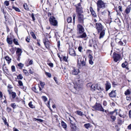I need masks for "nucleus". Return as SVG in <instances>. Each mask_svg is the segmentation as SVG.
Listing matches in <instances>:
<instances>
[{"label": "nucleus", "mask_w": 131, "mask_h": 131, "mask_svg": "<svg viewBox=\"0 0 131 131\" xmlns=\"http://www.w3.org/2000/svg\"><path fill=\"white\" fill-rule=\"evenodd\" d=\"M97 7V10L98 12L100 10V8H104L106 7V3H104L102 1L98 0L96 3Z\"/></svg>", "instance_id": "nucleus-1"}, {"label": "nucleus", "mask_w": 131, "mask_h": 131, "mask_svg": "<svg viewBox=\"0 0 131 131\" xmlns=\"http://www.w3.org/2000/svg\"><path fill=\"white\" fill-rule=\"evenodd\" d=\"M75 6L77 15L82 14V13H83V12L80 3H79L75 5Z\"/></svg>", "instance_id": "nucleus-2"}, {"label": "nucleus", "mask_w": 131, "mask_h": 131, "mask_svg": "<svg viewBox=\"0 0 131 131\" xmlns=\"http://www.w3.org/2000/svg\"><path fill=\"white\" fill-rule=\"evenodd\" d=\"M49 21L51 24L54 26H57L58 22L56 18L53 16H50L49 18Z\"/></svg>", "instance_id": "nucleus-3"}, {"label": "nucleus", "mask_w": 131, "mask_h": 131, "mask_svg": "<svg viewBox=\"0 0 131 131\" xmlns=\"http://www.w3.org/2000/svg\"><path fill=\"white\" fill-rule=\"evenodd\" d=\"M80 72V70L79 69L73 67L70 70V73L73 75H77Z\"/></svg>", "instance_id": "nucleus-4"}, {"label": "nucleus", "mask_w": 131, "mask_h": 131, "mask_svg": "<svg viewBox=\"0 0 131 131\" xmlns=\"http://www.w3.org/2000/svg\"><path fill=\"white\" fill-rule=\"evenodd\" d=\"M22 52V49L20 48H17L16 52V53L18 57L17 59L18 60H19L20 59V57L21 55V54Z\"/></svg>", "instance_id": "nucleus-5"}, {"label": "nucleus", "mask_w": 131, "mask_h": 131, "mask_svg": "<svg viewBox=\"0 0 131 131\" xmlns=\"http://www.w3.org/2000/svg\"><path fill=\"white\" fill-rule=\"evenodd\" d=\"M77 16L78 22L81 23H83L84 19L83 15L82 14H78L77 15Z\"/></svg>", "instance_id": "nucleus-6"}, {"label": "nucleus", "mask_w": 131, "mask_h": 131, "mask_svg": "<svg viewBox=\"0 0 131 131\" xmlns=\"http://www.w3.org/2000/svg\"><path fill=\"white\" fill-rule=\"evenodd\" d=\"M113 57L114 61L117 62L120 60L121 57L119 54L114 53L113 55Z\"/></svg>", "instance_id": "nucleus-7"}, {"label": "nucleus", "mask_w": 131, "mask_h": 131, "mask_svg": "<svg viewBox=\"0 0 131 131\" xmlns=\"http://www.w3.org/2000/svg\"><path fill=\"white\" fill-rule=\"evenodd\" d=\"M95 27L96 29L97 30L98 33L101 32L103 29L102 25L100 23H96Z\"/></svg>", "instance_id": "nucleus-8"}, {"label": "nucleus", "mask_w": 131, "mask_h": 131, "mask_svg": "<svg viewBox=\"0 0 131 131\" xmlns=\"http://www.w3.org/2000/svg\"><path fill=\"white\" fill-rule=\"evenodd\" d=\"M85 62L84 60L81 61V60H80L79 61V60H78L77 65L79 68H81L82 67L85 66Z\"/></svg>", "instance_id": "nucleus-9"}, {"label": "nucleus", "mask_w": 131, "mask_h": 131, "mask_svg": "<svg viewBox=\"0 0 131 131\" xmlns=\"http://www.w3.org/2000/svg\"><path fill=\"white\" fill-rule=\"evenodd\" d=\"M81 81L80 80H78V81H77L75 83V85L74 86V88H76V89L77 90V88L79 89L81 88L82 86V84L81 83Z\"/></svg>", "instance_id": "nucleus-10"}, {"label": "nucleus", "mask_w": 131, "mask_h": 131, "mask_svg": "<svg viewBox=\"0 0 131 131\" xmlns=\"http://www.w3.org/2000/svg\"><path fill=\"white\" fill-rule=\"evenodd\" d=\"M77 28L79 30V32L80 34H81L84 32V29L83 26L80 24L77 25Z\"/></svg>", "instance_id": "nucleus-11"}, {"label": "nucleus", "mask_w": 131, "mask_h": 131, "mask_svg": "<svg viewBox=\"0 0 131 131\" xmlns=\"http://www.w3.org/2000/svg\"><path fill=\"white\" fill-rule=\"evenodd\" d=\"M95 109L96 110L104 112V109L102 107L101 105L100 104H97L95 106Z\"/></svg>", "instance_id": "nucleus-12"}, {"label": "nucleus", "mask_w": 131, "mask_h": 131, "mask_svg": "<svg viewBox=\"0 0 131 131\" xmlns=\"http://www.w3.org/2000/svg\"><path fill=\"white\" fill-rule=\"evenodd\" d=\"M69 53L72 56L74 57L76 55V54L74 49L73 48H70L69 49Z\"/></svg>", "instance_id": "nucleus-13"}, {"label": "nucleus", "mask_w": 131, "mask_h": 131, "mask_svg": "<svg viewBox=\"0 0 131 131\" xmlns=\"http://www.w3.org/2000/svg\"><path fill=\"white\" fill-rule=\"evenodd\" d=\"M32 90L36 93H38L41 90V88L39 85L37 87L35 86L32 88Z\"/></svg>", "instance_id": "nucleus-14"}, {"label": "nucleus", "mask_w": 131, "mask_h": 131, "mask_svg": "<svg viewBox=\"0 0 131 131\" xmlns=\"http://www.w3.org/2000/svg\"><path fill=\"white\" fill-rule=\"evenodd\" d=\"M69 119L70 121V122L71 125L75 124L76 120L72 116H70V117H69Z\"/></svg>", "instance_id": "nucleus-15"}, {"label": "nucleus", "mask_w": 131, "mask_h": 131, "mask_svg": "<svg viewBox=\"0 0 131 131\" xmlns=\"http://www.w3.org/2000/svg\"><path fill=\"white\" fill-rule=\"evenodd\" d=\"M116 91H112L110 93L109 96L111 97H114L116 96Z\"/></svg>", "instance_id": "nucleus-16"}, {"label": "nucleus", "mask_w": 131, "mask_h": 131, "mask_svg": "<svg viewBox=\"0 0 131 131\" xmlns=\"http://www.w3.org/2000/svg\"><path fill=\"white\" fill-rule=\"evenodd\" d=\"M131 89H129L126 90L124 94L126 96H129L131 94Z\"/></svg>", "instance_id": "nucleus-17"}, {"label": "nucleus", "mask_w": 131, "mask_h": 131, "mask_svg": "<svg viewBox=\"0 0 131 131\" xmlns=\"http://www.w3.org/2000/svg\"><path fill=\"white\" fill-rule=\"evenodd\" d=\"M43 42L44 45L47 48H48L49 47V42L48 41L47 39L43 40Z\"/></svg>", "instance_id": "nucleus-18"}, {"label": "nucleus", "mask_w": 131, "mask_h": 131, "mask_svg": "<svg viewBox=\"0 0 131 131\" xmlns=\"http://www.w3.org/2000/svg\"><path fill=\"white\" fill-rule=\"evenodd\" d=\"M105 85L106 90V91H107L111 88V84L109 82L107 81Z\"/></svg>", "instance_id": "nucleus-19"}, {"label": "nucleus", "mask_w": 131, "mask_h": 131, "mask_svg": "<svg viewBox=\"0 0 131 131\" xmlns=\"http://www.w3.org/2000/svg\"><path fill=\"white\" fill-rule=\"evenodd\" d=\"M131 10V6L130 5L128 6L125 10V12L126 14H129Z\"/></svg>", "instance_id": "nucleus-20"}, {"label": "nucleus", "mask_w": 131, "mask_h": 131, "mask_svg": "<svg viewBox=\"0 0 131 131\" xmlns=\"http://www.w3.org/2000/svg\"><path fill=\"white\" fill-rule=\"evenodd\" d=\"M82 34V35L80 34V35H79L78 37V38H81L85 39L86 37V34L85 32H83Z\"/></svg>", "instance_id": "nucleus-21"}, {"label": "nucleus", "mask_w": 131, "mask_h": 131, "mask_svg": "<svg viewBox=\"0 0 131 131\" xmlns=\"http://www.w3.org/2000/svg\"><path fill=\"white\" fill-rule=\"evenodd\" d=\"M6 41L7 43L9 45L12 44L13 43L12 38H9L8 36H7V38Z\"/></svg>", "instance_id": "nucleus-22"}, {"label": "nucleus", "mask_w": 131, "mask_h": 131, "mask_svg": "<svg viewBox=\"0 0 131 131\" xmlns=\"http://www.w3.org/2000/svg\"><path fill=\"white\" fill-rule=\"evenodd\" d=\"M90 9L93 16L94 17H96V14L95 13L94 11L93 10L92 8L90 7Z\"/></svg>", "instance_id": "nucleus-23"}, {"label": "nucleus", "mask_w": 131, "mask_h": 131, "mask_svg": "<svg viewBox=\"0 0 131 131\" xmlns=\"http://www.w3.org/2000/svg\"><path fill=\"white\" fill-rule=\"evenodd\" d=\"M105 34V31L104 30H102L100 34L99 38L101 39L103 37Z\"/></svg>", "instance_id": "nucleus-24"}, {"label": "nucleus", "mask_w": 131, "mask_h": 131, "mask_svg": "<svg viewBox=\"0 0 131 131\" xmlns=\"http://www.w3.org/2000/svg\"><path fill=\"white\" fill-rule=\"evenodd\" d=\"M126 43V40H123V41H121L119 42V44L123 46H125Z\"/></svg>", "instance_id": "nucleus-25"}, {"label": "nucleus", "mask_w": 131, "mask_h": 131, "mask_svg": "<svg viewBox=\"0 0 131 131\" xmlns=\"http://www.w3.org/2000/svg\"><path fill=\"white\" fill-rule=\"evenodd\" d=\"M61 125L66 130L67 127V125L66 123H65L64 122L62 121L61 123Z\"/></svg>", "instance_id": "nucleus-26"}, {"label": "nucleus", "mask_w": 131, "mask_h": 131, "mask_svg": "<svg viewBox=\"0 0 131 131\" xmlns=\"http://www.w3.org/2000/svg\"><path fill=\"white\" fill-rule=\"evenodd\" d=\"M127 62L126 61H125L122 64V67L123 68H126L127 69V68L126 67V66H127Z\"/></svg>", "instance_id": "nucleus-27"}, {"label": "nucleus", "mask_w": 131, "mask_h": 131, "mask_svg": "<svg viewBox=\"0 0 131 131\" xmlns=\"http://www.w3.org/2000/svg\"><path fill=\"white\" fill-rule=\"evenodd\" d=\"M96 84H92L91 87V90L92 91H94L96 89Z\"/></svg>", "instance_id": "nucleus-28"}, {"label": "nucleus", "mask_w": 131, "mask_h": 131, "mask_svg": "<svg viewBox=\"0 0 131 131\" xmlns=\"http://www.w3.org/2000/svg\"><path fill=\"white\" fill-rule=\"evenodd\" d=\"M70 127L73 130H75L76 129L77 127L75 124L70 125Z\"/></svg>", "instance_id": "nucleus-29"}, {"label": "nucleus", "mask_w": 131, "mask_h": 131, "mask_svg": "<svg viewBox=\"0 0 131 131\" xmlns=\"http://www.w3.org/2000/svg\"><path fill=\"white\" fill-rule=\"evenodd\" d=\"M117 110H116L110 112V114L112 115H113L114 114H115V115H117L118 114V112L117 111Z\"/></svg>", "instance_id": "nucleus-30"}, {"label": "nucleus", "mask_w": 131, "mask_h": 131, "mask_svg": "<svg viewBox=\"0 0 131 131\" xmlns=\"http://www.w3.org/2000/svg\"><path fill=\"white\" fill-rule=\"evenodd\" d=\"M96 89L97 90H101L102 91L103 90V89L102 88H101L100 86H99H99L98 84H96Z\"/></svg>", "instance_id": "nucleus-31"}, {"label": "nucleus", "mask_w": 131, "mask_h": 131, "mask_svg": "<svg viewBox=\"0 0 131 131\" xmlns=\"http://www.w3.org/2000/svg\"><path fill=\"white\" fill-rule=\"evenodd\" d=\"M18 83L19 84V85L21 86V88L22 89H24V88L23 85V83L20 80H19L18 81Z\"/></svg>", "instance_id": "nucleus-32"}, {"label": "nucleus", "mask_w": 131, "mask_h": 131, "mask_svg": "<svg viewBox=\"0 0 131 131\" xmlns=\"http://www.w3.org/2000/svg\"><path fill=\"white\" fill-rule=\"evenodd\" d=\"M90 125V123L86 124L84 125V126L86 128L88 129L91 127Z\"/></svg>", "instance_id": "nucleus-33"}, {"label": "nucleus", "mask_w": 131, "mask_h": 131, "mask_svg": "<svg viewBox=\"0 0 131 131\" xmlns=\"http://www.w3.org/2000/svg\"><path fill=\"white\" fill-rule=\"evenodd\" d=\"M76 112L77 114L80 116H82L83 115H84V114H83V112L81 111H77Z\"/></svg>", "instance_id": "nucleus-34"}, {"label": "nucleus", "mask_w": 131, "mask_h": 131, "mask_svg": "<svg viewBox=\"0 0 131 131\" xmlns=\"http://www.w3.org/2000/svg\"><path fill=\"white\" fill-rule=\"evenodd\" d=\"M3 119L5 125H7V126H8V124L6 122L7 120L6 118L5 117H3Z\"/></svg>", "instance_id": "nucleus-35"}, {"label": "nucleus", "mask_w": 131, "mask_h": 131, "mask_svg": "<svg viewBox=\"0 0 131 131\" xmlns=\"http://www.w3.org/2000/svg\"><path fill=\"white\" fill-rule=\"evenodd\" d=\"M13 8L16 11L20 12V10L18 8L15 7V6H13Z\"/></svg>", "instance_id": "nucleus-36"}, {"label": "nucleus", "mask_w": 131, "mask_h": 131, "mask_svg": "<svg viewBox=\"0 0 131 131\" xmlns=\"http://www.w3.org/2000/svg\"><path fill=\"white\" fill-rule=\"evenodd\" d=\"M13 41L14 44L16 45H18L19 43L18 42V40L16 39H13Z\"/></svg>", "instance_id": "nucleus-37"}, {"label": "nucleus", "mask_w": 131, "mask_h": 131, "mask_svg": "<svg viewBox=\"0 0 131 131\" xmlns=\"http://www.w3.org/2000/svg\"><path fill=\"white\" fill-rule=\"evenodd\" d=\"M12 97L13 99L15 98L16 96V94L15 93L12 92L11 93Z\"/></svg>", "instance_id": "nucleus-38"}, {"label": "nucleus", "mask_w": 131, "mask_h": 131, "mask_svg": "<svg viewBox=\"0 0 131 131\" xmlns=\"http://www.w3.org/2000/svg\"><path fill=\"white\" fill-rule=\"evenodd\" d=\"M42 100L44 102H46L47 100V98L45 96H42Z\"/></svg>", "instance_id": "nucleus-39"}, {"label": "nucleus", "mask_w": 131, "mask_h": 131, "mask_svg": "<svg viewBox=\"0 0 131 131\" xmlns=\"http://www.w3.org/2000/svg\"><path fill=\"white\" fill-rule=\"evenodd\" d=\"M32 103L31 102H30L28 104V105L31 108H33L34 107V106L32 104Z\"/></svg>", "instance_id": "nucleus-40"}, {"label": "nucleus", "mask_w": 131, "mask_h": 131, "mask_svg": "<svg viewBox=\"0 0 131 131\" xmlns=\"http://www.w3.org/2000/svg\"><path fill=\"white\" fill-rule=\"evenodd\" d=\"M72 18L71 17H68L67 18V21L68 23H70L72 21Z\"/></svg>", "instance_id": "nucleus-41"}, {"label": "nucleus", "mask_w": 131, "mask_h": 131, "mask_svg": "<svg viewBox=\"0 0 131 131\" xmlns=\"http://www.w3.org/2000/svg\"><path fill=\"white\" fill-rule=\"evenodd\" d=\"M5 59L6 60L8 61L9 62L10 61L11 59L9 57L7 56H6L5 57Z\"/></svg>", "instance_id": "nucleus-42"}, {"label": "nucleus", "mask_w": 131, "mask_h": 131, "mask_svg": "<svg viewBox=\"0 0 131 131\" xmlns=\"http://www.w3.org/2000/svg\"><path fill=\"white\" fill-rule=\"evenodd\" d=\"M17 77L18 79L21 80L23 78L22 75L21 74H20L18 75L17 76Z\"/></svg>", "instance_id": "nucleus-43"}, {"label": "nucleus", "mask_w": 131, "mask_h": 131, "mask_svg": "<svg viewBox=\"0 0 131 131\" xmlns=\"http://www.w3.org/2000/svg\"><path fill=\"white\" fill-rule=\"evenodd\" d=\"M30 34L35 39L36 38V37L33 32H31Z\"/></svg>", "instance_id": "nucleus-44"}, {"label": "nucleus", "mask_w": 131, "mask_h": 131, "mask_svg": "<svg viewBox=\"0 0 131 131\" xmlns=\"http://www.w3.org/2000/svg\"><path fill=\"white\" fill-rule=\"evenodd\" d=\"M111 118L113 121H114L116 119L115 116L113 115H112L111 116Z\"/></svg>", "instance_id": "nucleus-45"}, {"label": "nucleus", "mask_w": 131, "mask_h": 131, "mask_svg": "<svg viewBox=\"0 0 131 131\" xmlns=\"http://www.w3.org/2000/svg\"><path fill=\"white\" fill-rule=\"evenodd\" d=\"M23 72L25 75H28V73L27 70H23Z\"/></svg>", "instance_id": "nucleus-46"}, {"label": "nucleus", "mask_w": 131, "mask_h": 131, "mask_svg": "<svg viewBox=\"0 0 131 131\" xmlns=\"http://www.w3.org/2000/svg\"><path fill=\"white\" fill-rule=\"evenodd\" d=\"M98 93L100 97H103V93L102 92H99Z\"/></svg>", "instance_id": "nucleus-47"}, {"label": "nucleus", "mask_w": 131, "mask_h": 131, "mask_svg": "<svg viewBox=\"0 0 131 131\" xmlns=\"http://www.w3.org/2000/svg\"><path fill=\"white\" fill-rule=\"evenodd\" d=\"M11 106L13 108H15L16 107V105L15 103H12Z\"/></svg>", "instance_id": "nucleus-48"}, {"label": "nucleus", "mask_w": 131, "mask_h": 131, "mask_svg": "<svg viewBox=\"0 0 131 131\" xmlns=\"http://www.w3.org/2000/svg\"><path fill=\"white\" fill-rule=\"evenodd\" d=\"M23 7L26 10H28V9L27 7V5L26 4H25L23 5Z\"/></svg>", "instance_id": "nucleus-49"}, {"label": "nucleus", "mask_w": 131, "mask_h": 131, "mask_svg": "<svg viewBox=\"0 0 131 131\" xmlns=\"http://www.w3.org/2000/svg\"><path fill=\"white\" fill-rule=\"evenodd\" d=\"M12 71L13 72H15V67L14 66H12L11 67Z\"/></svg>", "instance_id": "nucleus-50"}, {"label": "nucleus", "mask_w": 131, "mask_h": 131, "mask_svg": "<svg viewBox=\"0 0 131 131\" xmlns=\"http://www.w3.org/2000/svg\"><path fill=\"white\" fill-rule=\"evenodd\" d=\"M76 16V14H73V20L74 23L75 22V18Z\"/></svg>", "instance_id": "nucleus-51"}, {"label": "nucleus", "mask_w": 131, "mask_h": 131, "mask_svg": "<svg viewBox=\"0 0 131 131\" xmlns=\"http://www.w3.org/2000/svg\"><path fill=\"white\" fill-rule=\"evenodd\" d=\"M46 74L48 76L49 78H51V74L49 73L46 72Z\"/></svg>", "instance_id": "nucleus-52"}, {"label": "nucleus", "mask_w": 131, "mask_h": 131, "mask_svg": "<svg viewBox=\"0 0 131 131\" xmlns=\"http://www.w3.org/2000/svg\"><path fill=\"white\" fill-rule=\"evenodd\" d=\"M123 122V121H122V120L119 119L118 121V123L119 124H121Z\"/></svg>", "instance_id": "nucleus-53"}, {"label": "nucleus", "mask_w": 131, "mask_h": 131, "mask_svg": "<svg viewBox=\"0 0 131 131\" xmlns=\"http://www.w3.org/2000/svg\"><path fill=\"white\" fill-rule=\"evenodd\" d=\"M83 49L82 47L81 46H79L78 48V49L79 51L81 52L82 50Z\"/></svg>", "instance_id": "nucleus-54"}, {"label": "nucleus", "mask_w": 131, "mask_h": 131, "mask_svg": "<svg viewBox=\"0 0 131 131\" xmlns=\"http://www.w3.org/2000/svg\"><path fill=\"white\" fill-rule=\"evenodd\" d=\"M4 4L6 6H8L9 5V3L8 1H5L4 2Z\"/></svg>", "instance_id": "nucleus-55"}, {"label": "nucleus", "mask_w": 131, "mask_h": 131, "mask_svg": "<svg viewBox=\"0 0 131 131\" xmlns=\"http://www.w3.org/2000/svg\"><path fill=\"white\" fill-rule=\"evenodd\" d=\"M18 65L19 67L21 68L23 67L24 66L23 64L20 63L19 64H18Z\"/></svg>", "instance_id": "nucleus-56"}, {"label": "nucleus", "mask_w": 131, "mask_h": 131, "mask_svg": "<svg viewBox=\"0 0 131 131\" xmlns=\"http://www.w3.org/2000/svg\"><path fill=\"white\" fill-rule=\"evenodd\" d=\"M77 58L78 59H77V62H78V60H79V59H80V60H81V59L82 58V57L79 55H77Z\"/></svg>", "instance_id": "nucleus-57"}, {"label": "nucleus", "mask_w": 131, "mask_h": 131, "mask_svg": "<svg viewBox=\"0 0 131 131\" xmlns=\"http://www.w3.org/2000/svg\"><path fill=\"white\" fill-rule=\"evenodd\" d=\"M33 120L34 121H37L40 122H41V119H36V118H34L33 119Z\"/></svg>", "instance_id": "nucleus-58"}, {"label": "nucleus", "mask_w": 131, "mask_h": 131, "mask_svg": "<svg viewBox=\"0 0 131 131\" xmlns=\"http://www.w3.org/2000/svg\"><path fill=\"white\" fill-rule=\"evenodd\" d=\"M31 16L33 19V21H34L35 20V19L34 17V14L33 13H32L31 14Z\"/></svg>", "instance_id": "nucleus-59"}, {"label": "nucleus", "mask_w": 131, "mask_h": 131, "mask_svg": "<svg viewBox=\"0 0 131 131\" xmlns=\"http://www.w3.org/2000/svg\"><path fill=\"white\" fill-rule=\"evenodd\" d=\"M89 62L90 64L92 65L93 63V62L92 61V60L89 59Z\"/></svg>", "instance_id": "nucleus-60"}, {"label": "nucleus", "mask_w": 131, "mask_h": 131, "mask_svg": "<svg viewBox=\"0 0 131 131\" xmlns=\"http://www.w3.org/2000/svg\"><path fill=\"white\" fill-rule=\"evenodd\" d=\"M103 104L104 106H106L107 105V103L106 101H104L103 102Z\"/></svg>", "instance_id": "nucleus-61"}, {"label": "nucleus", "mask_w": 131, "mask_h": 131, "mask_svg": "<svg viewBox=\"0 0 131 131\" xmlns=\"http://www.w3.org/2000/svg\"><path fill=\"white\" fill-rule=\"evenodd\" d=\"M45 84V83L44 82H41V87L42 88H43L44 87Z\"/></svg>", "instance_id": "nucleus-62"}, {"label": "nucleus", "mask_w": 131, "mask_h": 131, "mask_svg": "<svg viewBox=\"0 0 131 131\" xmlns=\"http://www.w3.org/2000/svg\"><path fill=\"white\" fill-rule=\"evenodd\" d=\"M89 57L90 59L92 60L93 59V57L90 54H89Z\"/></svg>", "instance_id": "nucleus-63"}, {"label": "nucleus", "mask_w": 131, "mask_h": 131, "mask_svg": "<svg viewBox=\"0 0 131 131\" xmlns=\"http://www.w3.org/2000/svg\"><path fill=\"white\" fill-rule=\"evenodd\" d=\"M127 128L128 129H131V124H130L127 127Z\"/></svg>", "instance_id": "nucleus-64"}]
</instances>
